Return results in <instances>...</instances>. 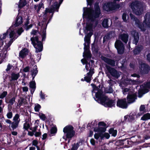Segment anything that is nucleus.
Instances as JSON below:
<instances>
[{
  "instance_id": "1",
  "label": "nucleus",
  "mask_w": 150,
  "mask_h": 150,
  "mask_svg": "<svg viewBox=\"0 0 150 150\" xmlns=\"http://www.w3.org/2000/svg\"><path fill=\"white\" fill-rule=\"evenodd\" d=\"M95 7V11H93L90 8H83V18H85L88 19L83 29L84 32L86 35L84 38V52L83 56L84 57L90 58L91 57V55L88 50L90 43V38L93 35V29L95 28L97 24V22L94 21L93 20L95 18L98 17L100 14L98 4H96Z\"/></svg>"
},
{
  "instance_id": "2",
  "label": "nucleus",
  "mask_w": 150,
  "mask_h": 150,
  "mask_svg": "<svg viewBox=\"0 0 150 150\" xmlns=\"http://www.w3.org/2000/svg\"><path fill=\"white\" fill-rule=\"evenodd\" d=\"M93 88V93H95V100L100 102L102 105L105 107H111L115 104L114 100L109 99L105 95L103 94L102 92L95 85L91 84Z\"/></svg>"
},
{
  "instance_id": "3",
  "label": "nucleus",
  "mask_w": 150,
  "mask_h": 150,
  "mask_svg": "<svg viewBox=\"0 0 150 150\" xmlns=\"http://www.w3.org/2000/svg\"><path fill=\"white\" fill-rule=\"evenodd\" d=\"M132 20L134 22L136 26L138 27L142 31H144L147 28H150V13H147L144 16V20L143 23L135 18L132 14H130Z\"/></svg>"
},
{
  "instance_id": "4",
  "label": "nucleus",
  "mask_w": 150,
  "mask_h": 150,
  "mask_svg": "<svg viewBox=\"0 0 150 150\" xmlns=\"http://www.w3.org/2000/svg\"><path fill=\"white\" fill-rule=\"evenodd\" d=\"M131 7L133 12L138 15L141 14L145 8L144 4L138 1L132 2L131 5Z\"/></svg>"
},
{
  "instance_id": "5",
  "label": "nucleus",
  "mask_w": 150,
  "mask_h": 150,
  "mask_svg": "<svg viewBox=\"0 0 150 150\" xmlns=\"http://www.w3.org/2000/svg\"><path fill=\"white\" fill-rule=\"evenodd\" d=\"M138 82L134 80H132L131 79H127L124 82H122L121 83V85L122 86V91L124 94H126L128 93V95H129V92L130 91L131 93H133L134 91V90L131 89L129 90L128 88H125V86L130 84H136L138 83Z\"/></svg>"
},
{
  "instance_id": "6",
  "label": "nucleus",
  "mask_w": 150,
  "mask_h": 150,
  "mask_svg": "<svg viewBox=\"0 0 150 150\" xmlns=\"http://www.w3.org/2000/svg\"><path fill=\"white\" fill-rule=\"evenodd\" d=\"M81 62L83 64H86L85 68L86 70L89 71V72L87 73V76L84 77L85 80L86 82H88L91 80L92 75L94 73L93 71V69L92 68V65H91L90 63H87L86 60L85 59H82Z\"/></svg>"
},
{
  "instance_id": "7",
  "label": "nucleus",
  "mask_w": 150,
  "mask_h": 150,
  "mask_svg": "<svg viewBox=\"0 0 150 150\" xmlns=\"http://www.w3.org/2000/svg\"><path fill=\"white\" fill-rule=\"evenodd\" d=\"M32 43L36 49V52H38L42 51L43 48L42 45L40 41H39L38 38L35 36L31 38Z\"/></svg>"
},
{
  "instance_id": "8",
  "label": "nucleus",
  "mask_w": 150,
  "mask_h": 150,
  "mask_svg": "<svg viewBox=\"0 0 150 150\" xmlns=\"http://www.w3.org/2000/svg\"><path fill=\"white\" fill-rule=\"evenodd\" d=\"M64 132L66 134L67 138L70 139L74 135L75 132L73 130V127L71 125L67 126L63 129Z\"/></svg>"
},
{
  "instance_id": "9",
  "label": "nucleus",
  "mask_w": 150,
  "mask_h": 150,
  "mask_svg": "<svg viewBox=\"0 0 150 150\" xmlns=\"http://www.w3.org/2000/svg\"><path fill=\"white\" fill-rule=\"evenodd\" d=\"M150 87V81L144 83L140 86V88L138 91V96L139 98L142 97V95L148 92V89Z\"/></svg>"
},
{
  "instance_id": "10",
  "label": "nucleus",
  "mask_w": 150,
  "mask_h": 150,
  "mask_svg": "<svg viewBox=\"0 0 150 150\" xmlns=\"http://www.w3.org/2000/svg\"><path fill=\"white\" fill-rule=\"evenodd\" d=\"M60 2L59 4H58L57 2H55L54 3L52 8H46L45 9V11L44 13V17L46 16V14L47 13H52L54 12V11L55 9L59 8L60 4L62 2L63 0H60Z\"/></svg>"
},
{
  "instance_id": "11",
  "label": "nucleus",
  "mask_w": 150,
  "mask_h": 150,
  "mask_svg": "<svg viewBox=\"0 0 150 150\" xmlns=\"http://www.w3.org/2000/svg\"><path fill=\"white\" fill-rule=\"evenodd\" d=\"M115 47L119 54H122L123 53L124 47L120 41L118 40L115 43Z\"/></svg>"
},
{
  "instance_id": "12",
  "label": "nucleus",
  "mask_w": 150,
  "mask_h": 150,
  "mask_svg": "<svg viewBox=\"0 0 150 150\" xmlns=\"http://www.w3.org/2000/svg\"><path fill=\"white\" fill-rule=\"evenodd\" d=\"M105 126L106 125L104 122H99L98 126L94 129V131L97 132H105L106 131V129L105 127Z\"/></svg>"
},
{
  "instance_id": "13",
  "label": "nucleus",
  "mask_w": 150,
  "mask_h": 150,
  "mask_svg": "<svg viewBox=\"0 0 150 150\" xmlns=\"http://www.w3.org/2000/svg\"><path fill=\"white\" fill-rule=\"evenodd\" d=\"M103 132H98L96 133L94 135L95 138L96 139H98L100 137L101 139L104 137H105L107 139H108L110 137L109 134L108 133H105L103 134L102 133Z\"/></svg>"
},
{
  "instance_id": "14",
  "label": "nucleus",
  "mask_w": 150,
  "mask_h": 150,
  "mask_svg": "<svg viewBox=\"0 0 150 150\" xmlns=\"http://www.w3.org/2000/svg\"><path fill=\"white\" fill-rule=\"evenodd\" d=\"M103 10L107 11H109L115 9V6L112 3H106L103 6Z\"/></svg>"
},
{
  "instance_id": "15",
  "label": "nucleus",
  "mask_w": 150,
  "mask_h": 150,
  "mask_svg": "<svg viewBox=\"0 0 150 150\" xmlns=\"http://www.w3.org/2000/svg\"><path fill=\"white\" fill-rule=\"evenodd\" d=\"M139 68L145 74L148 73L150 70V68L149 66L142 62L140 63Z\"/></svg>"
},
{
  "instance_id": "16",
  "label": "nucleus",
  "mask_w": 150,
  "mask_h": 150,
  "mask_svg": "<svg viewBox=\"0 0 150 150\" xmlns=\"http://www.w3.org/2000/svg\"><path fill=\"white\" fill-rule=\"evenodd\" d=\"M136 99V94L135 93H132L131 94L130 91L129 92V95L127 96V102L128 103H132L134 102Z\"/></svg>"
},
{
  "instance_id": "17",
  "label": "nucleus",
  "mask_w": 150,
  "mask_h": 150,
  "mask_svg": "<svg viewBox=\"0 0 150 150\" xmlns=\"http://www.w3.org/2000/svg\"><path fill=\"white\" fill-rule=\"evenodd\" d=\"M107 68L112 76L117 78L120 75L121 72H117L114 69L111 68L110 67H107Z\"/></svg>"
},
{
  "instance_id": "18",
  "label": "nucleus",
  "mask_w": 150,
  "mask_h": 150,
  "mask_svg": "<svg viewBox=\"0 0 150 150\" xmlns=\"http://www.w3.org/2000/svg\"><path fill=\"white\" fill-rule=\"evenodd\" d=\"M117 105L119 107L123 108L127 107V104L125 99L118 100L117 103Z\"/></svg>"
},
{
  "instance_id": "19",
  "label": "nucleus",
  "mask_w": 150,
  "mask_h": 150,
  "mask_svg": "<svg viewBox=\"0 0 150 150\" xmlns=\"http://www.w3.org/2000/svg\"><path fill=\"white\" fill-rule=\"evenodd\" d=\"M29 52L28 50L26 48L22 49L20 52L19 54V57L20 59H23L28 54Z\"/></svg>"
},
{
  "instance_id": "20",
  "label": "nucleus",
  "mask_w": 150,
  "mask_h": 150,
  "mask_svg": "<svg viewBox=\"0 0 150 150\" xmlns=\"http://www.w3.org/2000/svg\"><path fill=\"white\" fill-rule=\"evenodd\" d=\"M131 34L133 36L134 40L133 41L134 43L136 44L139 40V37L138 33L135 31H133L131 32Z\"/></svg>"
},
{
  "instance_id": "21",
  "label": "nucleus",
  "mask_w": 150,
  "mask_h": 150,
  "mask_svg": "<svg viewBox=\"0 0 150 150\" xmlns=\"http://www.w3.org/2000/svg\"><path fill=\"white\" fill-rule=\"evenodd\" d=\"M101 58L105 62L111 65H114L115 64V62L114 60L109 59L103 56H102Z\"/></svg>"
},
{
  "instance_id": "22",
  "label": "nucleus",
  "mask_w": 150,
  "mask_h": 150,
  "mask_svg": "<svg viewBox=\"0 0 150 150\" xmlns=\"http://www.w3.org/2000/svg\"><path fill=\"white\" fill-rule=\"evenodd\" d=\"M47 25L45 26V25L44 26L43 25L42 27L41 28V33H42V41L44 40L46 38V30Z\"/></svg>"
},
{
  "instance_id": "23",
  "label": "nucleus",
  "mask_w": 150,
  "mask_h": 150,
  "mask_svg": "<svg viewBox=\"0 0 150 150\" xmlns=\"http://www.w3.org/2000/svg\"><path fill=\"white\" fill-rule=\"evenodd\" d=\"M34 8L35 10H36L38 13H39V11L41 8H44V5L42 3H40L37 5H35Z\"/></svg>"
},
{
  "instance_id": "24",
  "label": "nucleus",
  "mask_w": 150,
  "mask_h": 150,
  "mask_svg": "<svg viewBox=\"0 0 150 150\" xmlns=\"http://www.w3.org/2000/svg\"><path fill=\"white\" fill-rule=\"evenodd\" d=\"M128 36L127 34L121 35L120 36V38L124 42L126 43L128 41Z\"/></svg>"
},
{
  "instance_id": "25",
  "label": "nucleus",
  "mask_w": 150,
  "mask_h": 150,
  "mask_svg": "<svg viewBox=\"0 0 150 150\" xmlns=\"http://www.w3.org/2000/svg\"><path fill=\"white\" fill-rule=\"evenodd\" d=\"M22 17L21 16H18L17 18L15 25L16 26H18L22 23Z\"/></svg>"
},
{
  "instance_id": "26",
  "label": "nucleus",
  "mask_w": 150,
  "mask_h": 150,
  "mask_svg": "<svg viewBox=\"0 0 150 150\" xmlns=\"http://www.w3.org/2000/svg\"><path fill=\"white\" fill-rule=\"evenodd\" d=\"M150 119V114L147 113L144 114L141 118V120H146Z\"/></svg>"
},
{
  "instance_id": "27",
  "label": "nucleus",
  "mask_w": 150,
  "mask_h": 150,
  "mask_svg": "<svg viewBox=\"0 0 150 150\" xmlns=\"http://www.w3.org/2000/svg\"><path fill=\"white\" fill-rule=\"evenodd\" d=\"M140 139L139 137L137 136L131 138V140L132 141V142L134 143H139L141 142L139 141Z\"/></svg>"
},
{
  "instance_id": "28",
  "label": "nucleus",
  "mask_w": 150,
  "mask_h": 150,
  "mask_svg": "<svg viewBox=\"0 0 150 150\" xmlns=\"http://www.w3.org/2000/svg\"><path fill=\"white\" fill-rule=\"evenodd\" d=\"M109 132L110 134H112V135L114 137H115L117 135V130H114L112 128H111L109 130Z\"/></svg>"
},
{
  "instance_id": "29",
  "label": "nucleus",
  "mask_w": 150,
  "mask_h": 150,
  "mask_svg": "<svg viewBox=\"0 0 150 150\" xmlns=\"http://www.w3.org/2000/svg\"><path fill=\"white\" fill-rule=\"evenodd\" d=\"M26 1H21V0H20L19 4L18 5V7L20 8L23 7L26 5Z\"/></svg>"
},
{
  "instance_id": "30",
  "label": "nucleus",
  "mask_w": 150,
  "mask_h": 150,
  "mask_svg": "<svg viewBox=\"0 0 150 150\" xmlns=\"http://www.w3.org/2000/svg\"><path fill=\"white\" fill-rule=\"evenodd\" d=\"M142 49V48L141 47H136L134 51V53L135 54H138L141 51Z\"/></svg>"
},
{
  "instance_id": "31",
  "label": "nucleus",
  "mask_w": 150,
  "mask_h": 150,
  "mask_svg": "<svg viewBox=\"0 0 150 150\" xmlns=\"http://www.w3.org/2000/svg\"><path fill=\"white\" fill-rule=\"evenodd\" d=\"M19 74L13 73L12 74L11 78L13 80H16L19 77Z\"/></svg>"
},
{
  "instance_id": "32",
  "label": "nucleus",
  "mask_w": 150,
  "mask_h": 150,
  "mask_svg": "<svg viewBox=\"0 0 150 150\" xmlns=\"http://www.w3.org/2000/svg\"><path fill=\"white\" fill-rule=\"evenodd\" d=\"M80 143H77L76 144H75L72 145L71 150H75L78 149V147L79 146Z\"/></svg>"
},
{
  "instance_id": "33",
  "label": "nucleus",
  "mask_w": 150,
  "mask_h": 150,
  "mask_svg": "<svg viewBox=\"0 0 150 150\" xmlns=\"http://www.w3.org/2000/svg\"><path fill=\"white\" fill-rule=\"evenodd\" d=\"M135 113L130 114V115L128 116V120L129 121H132L134 120L135 118Z\"/></svg>"
},
{
  "instance_id": "34",
  "label": "nucleus",
  "mask_w": 150,
  "mask_h": 150,
  "mask_svg": "<svg viewBox=\"0 0 150 150\" xmlns=\"http://www.w3.org/2000/svg\"><path fill=\"white\" fill-rule=\"evenodd\" d=\"M30 87L31 88H32L33 90V91L35 90V89L36 88L35 86V83L34 81H32L30 83L29 85Z\"/></svg>"
},
{
  "instance_id": "35",
  "label": "nucleus",
  "mask_w": 150,
  "mask_h": 150,
  "mask_svg": "<svg viewBox=\"0 0 150 150\" xmlns=\"http://www.w3.org/2000/svg\"><path fill=\"white\" fill-rule=\"evenodd\" d=\"M108 20L107 19H105L103 21L102 25L103 26L104 28H107L108 26Z\"/></svg>"
},
{
  "instance_id": "36",
  "label": "nucleus",
  "mask_w": 150,
  "mask_h": 150,
  "mask_svg": "<svg viewBox=\"0 0 150 150\" xmlns=\"http://www.w3.org/2000/svg\"><path fill=\"white\" fill-rule=\"evenodd\" d=\"M18 123L13 121L11 123V127L13 130L15 129L18 126Z\"/></svg>"
},
{
  "instance_id": "37",
  "label": "nucleus",
  "mask_w": 150,
  "mask_h": 150,
  "mask_svg": "<svg viewBox=\"0 0 150 150\" xmlns=\"http://www.w3.org/2000/svg\"><path fill=\"white\" fill-rule=\"evenodd\" d=\"M14 121L18 123L20 121L19 116L18 114H16L13 118Z\"/></svg>"
},
{
  "instance_id": "38",
  "label": "nucleus",
  "mask_w": 150,
  "mask_h": 150,
  "mask_svg": "<svg viewBox=\"0 0 150 150\" xmlns=\"http://www.w3.org/2000/svg\"><path fill=\"white\" fill-rule=\"evenodd\" d=\"M145 107L144 105H141L140 108V112L141 113V115H139V116L141 115L142 113H143L145 110Z\"/></svg>"
},
{
  "instance_id": "39",
  "label": "nucleus",
  "mask_w": 150,
  "mask_h": 150,
  "mask_svg": "<svg viewBox=\"0 0 150 150\" xmlns=\"http://www.w3.org/2000/svg\"><path fill=\"white\" fill-rule=\"evenodd\" d=\"M38 116L40 118L43 120H45L46 118V116L45 114L42 113H40L38 114Z\"/></svg>"
},
{
  "instance_id": "40",
  "label": "nucleus",
  "mask_w": 150,
  "mask_h": 150,
  "mask_svg": "<svg viewBox=\"0 0 150 150\" xmlns=\"http://www.w3.org/2000/svg\"><path fill=\"white\" fill-rule=\"evenodd\" d=\"M40 108L41 106L40 105L37 104L35 105L34 109L35 111L36 112L39 111Z\"/></svg>"
},
{
  "instance_id": "41",
  "label": "nucleus",
  "mask_w": 150,
  "mask_h": 150,
  "mask_svg": "<svg viewBox=\"0 0 150 150\" xmlns=\"http://www.w3.org/2000/svg\"><path fill=\"white\" fill-rule=\"evenodd\" d=\"M32 75L33 76V79L34 78V77L35 76L36 74L38 73V71L37 70V69L35 68V69H34L32 71Z\"/></svg>"
},
{
  "instance_id": "42",
  "label": "nucleus",
  "mask_w": 150,
  "mask_h": 150,
  "mask_svg": "<svg viewBox=\"0 0 150 150\" xmlns=\"http://www.w3.org/2000/svg\"><path fill=\"white\" fill-rule=\"evenodd\" d=\"M7 37L6 34V33H4L2 35H1L0 37V40H2L3 42V40L5 39Z\"/></svg>"
},
{
  "instance_id": "43",
  "label": "nucleus",
  "mask_w": 150,
  "mask_h": 150,
  "mask_svg": "<svg viewBox=\"0 0 150 150\" xmlns=\"http://www.w3.org/2000/svg\"><path fill=\"white\" fill-rule=\"evenodd\" d=\"M57 131V128L56 127H52L50 133L51 134H54L56 133Z\"/></svg>"
},
{
  "instance_id": "44",
  "label": "nucleus",
  "mask_w": 150,
  "mask_h": 150,
  "mask_svg": "<svg viewBox=\"0 0 150 150\" xmlns=\"http://www.w3.org/2000/svg\"><path fill=\"white\" fill-rule=\"evenodd\" d=\"M7 93L6 91L3 92L1 94H0V98H3L7 95Z\"/></svg>"
},
{
  "instance_id": "45",
  "label": "nucleus",
  "mask_w": 150,
  "mask_h": 150,
  "mask_svg": "<svg viewBox=\"0 0 150 150\" xmlns=\"http://www.w3.org/2000/svg\"><path fill=\"white\" fill-rule=\"evenodd\" d=\"M113 91L112 88L110 87L109 88H107L105 89V92L106 93H111Z\"/></svg>"
},
{
  "instance_id": "46",
  "label": "nucleus",
  "mask_w": 150,
  "mask_h": 150,
  "mask_svg": "<svg viewBox=\"0 0 150 150\" xmlns=\"http://www.w3.org/2000/svg\"><path fill=\"white\" fill-rule=\"evenodd\" d=\"M8 119L11 118L13 116V114L11 112L9 111L7 113L6 115Z\"/></svg>"
},
{
  "instance_id": "47",
  "label": "nucleus",
  "mask_w": 150,
  "mask_h": 150,
  "mask_svg": "<svg viewBox=\"0 0 150 150\" xmlns=\"http://www.w3.org/2000/svg\"><path fill=\"white\" fill-rule=\"evenodd\" d=\"M127 14L125 13H123L122 16V18L123 20L124 21H126L127 20Z\"/></svg>"
},
{
  "instance_id": "48",
  "label": "nucleus",
  "mask_w": 150,
  "mask_h": 150,
  "mask_svg": "<svg viewBox=\"0 0 150 150\" xmlns=\"http://www.w3.org/2000/svg\"><path fill=\"white\" fill-rule=\"evenodd\" d=\"M23 31V29L22 28H20L18 29L17 31L18 34L19 35H20L22 33Z\"/></svg>"
},
{
  "instance_id": "49",
  "label": "nucleus",
  "mask_w": 150,
  "mask_h": 150,
  "mask_svg": "<svg viewBox=\"0 0 150 150\" xmlns=\"http://www.w3.org/2000/svg\"><path fill=\"white\" fill-rule=\"evenodd\" d=\"M12 67V65H10V64H8L7 66V68L6 69V71H8L10 70L11 69Z\"/></svg>"
},
{
  "instance_id": "50",
  "label": "nucleus",
  "mask_w": 150,
  "mask_h": 150,
  "mask_svg": "<svg viewBox=\"0 0 150 150\" xmlns=\"http://www.w3.org/2000/svg\"><path fill=\"white\" fill-rule=\"evenodd\" d=\"M40 98L42 99H44L45 98V96L44 94L42 93V91H41V93L40 94Z\"/></svg>"
},
{
  "instance_id": "51",
  "label": "nucleus",
  "mask_w": 150,
  "mask_h": 150,
  "mask_svg": "<svg viewBox=\"0 0 150 150\" xmlns=\"http://www.w3.org/2000/svg\"><path fill=\"white\" fill-rule=\"evenodd\" d=\"M38 32L36 30H33L31 33V35H36L38 34Z\"/></svg>"
},
{
  "instance_id": "52",
  "label": "nucleus",
  "mask_w": 150,
  "mask_h": 150,
  "mask_svg": "<svg viewBox=\"0 0 150 150\" xmlns=\"http://www.w3.org/2000/svg\"><path fill=\"white\" fill-rule=\"evenodd\" d=\"M29 127V125L27 123H25L24 125V127L25 129H27Z\"/></svg>"
},
{
  "instance_id": "53",
  "label": "nucleus",
  "mask_w": 150,
  "mask_h": 150,
  "mask_svg": "<svg viewBox=\"0 0 150 150\" xmlns=\"http://www.w3.org/2000/svg\"><path fill=\"white\" fill-rule=\"evenodd\" d=\"M41 134V132H36L35 134V136L36 137H38Z\"/></svg>"
},
{
  "instance_id": "54",
  "label": "nucleus",
  "mask_w": 150,
  "mask_h": 150,
  "mask_svg": "<svg viewBox=\"0 0 150 150\" xmlns=\"http://www.w3.org/2000/svg\"><path fill=\"white\" fill-rule=\"evenodd\" d=\"M90 142L91 144L93 145H94L95 144V141L93 139H91L90 140Z\"/></svg>"
},
{
  "instance_id": "55",
  "label": "nucleus",
  "mask_w": 150,
  "mask_h": 150,
  "mask_svg": "<svg viewBox=\"0 0 150 150\" xmlns=\"http://www.w3.org/2000/svg\"><path fill=\"white\" fill-rule=\"evenodd\" d=\"M22 90L23 91L27 92L28 91V88L27 87H24L22 88Z\"/></svg>"
},
{
  "instance_id": "56",
  "label": "nucleus",
  "mask_w": 150,
  "mask_h": 150,
  "mask_svg": "<svg viewBox=\"0 0 150 150\" xmlns=\"http://www.w3.org/2000/svg\"><path fill=\"white\" fill-rule=\"evenodd\" d=\"M38 126H35L34 127H33L32 128V129H31V130L32 131L34 132H35L37 130V128Z\"/></svg>"
},
{
  "instance_id": "57",
  "label": "nucleus",
  "mask_w": 150,
  "mask_h": 150,
  "mask_svg": "<svg viewBox=\"0 0 150 150\" xmlns=\"http://www.w3.org/2000/svg\"><path fill=\"white\" fill-rule=\"evenodd\" d=\"M15 100L14 98H11L9 101V103L11 104H13Z\"/></svg>"
},
{
  "instance_id": "58",
  "label": "nucleus",
  "mask_w": 150,
  "mask_h": 150,
  "mask_svg": "<svg viewBox=\"0 0 150 150\" xmlns=\"http://www.w3.org/2000/svg\"><path fill=\"white\" fill-rule=\"evenodd\" d=\"M47 134L46 133L42 135V139L43 140H44L46 139L47 137Z\"/></svg>"
},
{
  "instance_id": "59",
  "label": "nucleus",
  "mask_w": 150,
  "mask_h": 150,
  "mask_svg": "<svg viewBox=\"0 0 150 150\" xmlns=\"http://www.w3.org/2000/svg\"><path fill=\"white\" fill-rule=\"evenodd\" d=\"M34 133L33 131L32 132H29L28 133V134L30 136H32L34 134Z\"/></svg>"
},
{
  "instance_id": "60",
  "label": "nucleus",
  "mask_w": 150,
  "mask_h": 150,
  "mask_svg": "<svg viewBox=\"0 0 150 150\" xmlns=\"http://www.w3.org/2000/svg\"><path fill=\"white\" fill-rule=\"evenodd\" d=\"M23 71L25 72H27L29 71V68L28 67H26L23 69Z\"/></svg>"
},
{
  "instance_id": "61",
  "label": "nucleus",
  "mask_w": 150,
  "mask_h": 150,
  "mask_svg": "<svg viewBox=\"0 0 150 150\" xmlns=\"http://www.w3.org/2000/svg\"><path fill=\"white\" fill-rule=\"evenodd\" d=\"M38 142L36 140H34L33 142V144L34 145H36L38 144Z\"/></svg>"
},
{
  "instance_id": "62",
  "label": "nucleus",
  "mask_w": 150,
  "mask_h": 150,
  "mask_svg": "<svg viewBox=\"0 0 150 150\" xmlns=\"http://www.w3.org/2000/svg\"><path fill=\"white\" fill-rule=\"evenodd\" d=\"M87 2L88 5H90L91 4L92 0H86Z\"/></svg>"
},
{
  "instance_id": "63",
  "label": "nucleus",
  "mask_w": 150,
  "mask_h": 150,
  "mask_svg": "<svg viewBox=\"0 0 150 150\" xmlns=\"http://www.w3.org/2000/svg\"><path fill=\"white\" fill-rule=\"evenodd\" d=\"M147 60L150 62V53L147 54Z\"/></svg>"
},
{
  "instance_id": "64",
  "label": "nucleus",
  "mask_w": 150,
  "mask_h": 150,
  "mask_svg": "<svg viewBox=\"0 0 150 150\" xmlns=\"http://www.w3.org/2000/svg\"><path fill=\"white\" fill-rule=\"evenodd\" d=\"M11 133L14 136L16 135L17 134V132L15 131L12 132Z\"/></svg>"
}]
</instances>
